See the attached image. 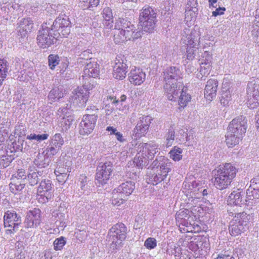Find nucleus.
<instances>
[{
    "label": "nucleus",
    "mask_w": 259,
    "mask_h": 259,
    "mask_svg": "<svg viewBox=\"0 0 259 259\" xmlns=\"http://www.w3.org/2000/svg\"><path fill=\"white\" fill-rule=\"evenodd\" d=\"M171 163L164 156H158L148 168L146 180L148 184L156 185L163 181L171 170Z\"/></svg>",
    "instance_id": "nucleus-1"
},
{
    "label": "nucleus",
    "mask_w": 259,
    "mask_h": 259,
    "mask_svg": "<svg viewBox=\"0 0 259 259\" xmlns=\"http://www.w3.org/2000/svg\"><path fill=\"white\" fill-rule=\"evenodd\" d=\"M163 77L165 84L164 91L169 100H176L178 98L177 90L179 85H182L178 80L182 78L181 69L176 66H169L163 71Z\"/></svg>",
    "instance_id": "nucleus-2"
},
{
    "label": "nucleus",
    "mask_w": 259,
    "mask_h": 259,
    "mask_svg": "<svg viewBox=\"0 0 259 259\" xmlns=\"http://www.w3.org/2000/svg\"><path fill=\"white\" fill-rule=\"evenodd\" d=\"M236 172V168L230 163H226L223 167L213 170L214 186L221 190L227 188L235 177Z\"/></svg>",
    "instance_id": "nucleus-3"
},
{
    "label": "nucleus",
    "mask_w": 259,
    "mask_h": 259,
    "mask_svg": "<svg viewBox=\"0 0 259 259\" xmlns=\"http://www.w3.org/2000/svg\"><path fill=\"white\" fill-rule=\"evenodd\" d=\"M156 10L149 6H144L139 14V23L142 26V34L143 32L151 33L154 32L157 22Z\"/></svg>",
    "instance_id": "nucleus-4"
},
{
    "label": "nucleus",
    "mask_w": 259,
    "mask_h": 259,
    "mask_svg": "<svg viewBox=\"0 0 259 259\" xmlns=\"http://www.w3.org/2000/svg\"><path fill=\"white\" fill-rule=\"evenodd\" d=\"M250 219V215L244 211L235 213L230 222L229 229L230 234L237 236L245 232L248 228Z\"/></svg>",
    "instance_id": "nucleus-5"
},
{
    "label": "nucleus",
    "mask_w": 259,
    "mask_h": 259,
    "mask_svg": "<svg viewBox=\"0 0 259 259\" xmlns=\"http://www.w3.org/2000/svg\"><path fill=\"white\" fill-rule=\"evenodd\" d=\"M127 228L123 223H117L109 230L108 233L109 242L110 248L119 249L122 246V242L126 237Z\"/></svg>",
    "instance_id": "nucleus-6"
},
{
    "label": "nucleus",
    "mask_w": 259,
    "mask_h": 259,
    "mask_svg": "<svg viewBox=\"0 0 259 259\" xmlns=\"http://www.w3.org/2000/svg\"><path fill=\"white\" fill-rule=\"evenodd\" d=\"M57 31L53 32L51 27L47 23H43L37 32V43L41 48H48L58 39V35Z\"/></svg>",
    "instance_id": "nucleus-7"
},
{
    "label": "nucleus",
    "mask_w": 259,
    "mask_h": 259,
    "mask_svg": "<svg viewBox=\"0 0 259 259\" xmlns=\"http://www.w3.org/2000/svg\"><path fill=\"white\" fill-rule=\"evenodd\" d=\"M93 88L94 84L90 82H83L81 87H78L72 92L71 98L73 102L79 107H84L90 96V91Z\"/></svg>",
    "instance_id": "nucleus-8"
},
{
    "label": "nucleus",
    "mask_w": 259,
    "mask_h": 259,
    "mask_svg": "<svg viewBox=\"0 0 259 259\" xmlns=\"http://www.w3.org/2000/svg\"><path fill=\"white\" fill-rule=\"evenodd\" d=\"M113 170V163L110 161L100 162L98 165L96 174V183L104 185L107 183Z\"/></svg>",
    "instance_id": "nucleus-9"
},
{
    "label": "nucleus",
    "mask_w": 259,
    "mask_h": 259,
    "mask_svg": "<svg viewBox=\"0 0 259 259\" xmlns=\"http://www.w3.org/2000/svg\"><path fill=\"white\" fill-rule=\"evenodd\" d=\"M22 223L21 216L13 210H7L4 216L5 228L11 227L6 230L7 234H14L19 230V226Z\"/></svg>",
    "instance_id": "nucleus-10"
},
{
    "label": "nucleus",
    "mask_w": 259,
    "mask_h": 259,
    "mask_svg": "<svg viewBox=\"0 0 259 259\" xmlns=\"http://www.w3.org/2000/svg\"><path fill=\"white\" fill-rule=\"evenodd\" d=\"M131 66V62L127 57L124 55H118L115 60L113 67V75L117 79H123L126 76L128 67Z\"/></svg>",
    "instance_id": "nucleus-11"
},
{
    "label": "nucleus",
    "mask_w": 259,
    "mask_h": 259,
    "mask_svg": "<svg viewBox=\"0 0 259 259\" xmlns=\"http://www.w3.org/2000/svg\"><path fill=\"white\" fill-rule=\"evenodd\" d=\"M70 21L66 16H59L54 21L50 27L53 32H58V37L59 36L66 37L70 32Z\"/></svg>",
    "instance_id": "nucleus-12"
},
{
    "label": "nucleus",
    "mask_w": 259,
    "mask_h": 259,
    "mask_svg": "<svg viewBox=\"0 0 259 259\" xmlns=\"http://www.w3.org/2000/svg\"><path fill=\"white\" fill-rule=\"evenodd\" d=\"M97 118L98 115L95 114L83 115L79 124L80 134L83 136L90 134L95 127Z\"/></svg>",
    "instance_id": "nucleus-13"
},
{
    "label": "nucleus",
    "mask_w": 259,
    "mask_h": 259,
    "mask_svg": "<svg viewBox=\"0 0 259 259\" xmlns=\"http://www.w3.org/2000/svg\"><path fill=\"white\" fill-rule=\"evenodd\" d=\"M41 222V211L35 208L27 212L24 224L26 228H36L40 225Z\"/></svg>",
    "instance_id": "nucleus-14"
},
{
    "label": "nucleus",
    "mask_w": 259,
    "mask_h": 259,
    "mask_svg": "<svg viewBox=\"0 0 259 259\" xmlns=\"http://www.w3.org/2000/svg\"><path fill=\"white\" fill-rule=\"evenodd\" d=\"M53 184L50 180L45 179L40 183L37 189L38 196L40 197L39 199H42L43 203L48 202L51 199L53 196Z\"/></svg>",
    "instance_id": "nucleus-15"
},
{
    "label": "nucleus",
    "mask_w": 259,
    "mask_h": 259,
    "mask_svg": "<svg viewBox=\"0 0 259 259\" xmlns=\"http://www.w3.org/2000/svg\"><path fill=\"white\" fill-rule=\"evenodd\" d=\"M100 69L99 65L95 60H91L89 63H87L84 67L83 73L82 75V82H90L91 80H89L92 78H96L99 75Z\"/></svg>",
    "instance_id": "nucleus-16"
},
{
    "label": "nucleus",
    "mask_w": 259,
    "mask_h": 259,
    "mask_svg": "<svg viewBox=\"0 0 259 259\" xmlns=\"http://www.w3.org/2000/svg\"><path fill=\"white\" fill-rule=\"evenodd\" d=\"M114 34V41L117 44H121L127 40H135L142 36L141 31H137L135 33H131L130 31H125L115 29Z\"/></svg>",
    "instance_id": "nucleus-17"
},
{
    "label": "nucleus",
    "mask_w": 259,
    "mask_h": 259,
    "mask_svg": "<svg viewBox=\"0 0 259 259\" xmlns=\"http://www.w3.org/2000/svg\"><path fill=\"white\" fill-rule=\"evenodd\" d=\"M247 120L243 116H239L232 120L228 127L231 131L235 132L242 136L246 132Z\"/></svg>",
    "instance_id": "nucleus-18"
},
{
    "label": "nucleus",
    "mask_w": 259,
    "mask_h": 259,
    "mask_svg": "<svg viewBox=\"0 0 259 259\" xmlns=\"http://www.w3.org/2000/svg\"><path fill=\"white\" fill-rule=\"evenodd\" d=\"M139 152L144 154L150 160H152L158 152V145L154 141L143 143L139 146Z\"/></svg>",
    "instance_id": "nucleus-19"
},
{
    "label": "nucleus",
    "mask_w": 259,
    "mask_h": 259,
    "mask_svg": "<svg viewBox=\"0 0 259 259\" xmlns=\"http://www.w3.org/2000/svg\"><path fill=\"white\" fill-rule=\"evenodd\" d=\"M152 118L149 116H142L140 117L139 120L134 128L133 132L138 137H142L146 134L149 130L150 124Z\"/></svg>",
    "instance_id": "nucleus-20"
},
{
    "label": "nucleus",
    "mask_w": 259,
    "mask_h": 259,
    "mask_svg": "<svg viewBox=\"0 0 259 259\" xmlns=\"http://www.w3.org/2000/svg\"><path fill=\"white\" fill-rule=\"evenodd\" d=\"M128 75L130 81L135 85L142 84L145 81L146 76L142 69L136 67L131 70Z\"/></svg>",
    "instance_id": "nucleus-21"
},
{
    "label": "nucleus",
    "mask_w": 259,
    "mask_h": 259,
    "mask_svg": "<svg viewBox=\"0 0 259 259\" xmlns=\"http://www.w3.org/2000/svg\"><path fill=\"white\" fill-rule=\"evenodd\" d=\"M33 27V21L30 18H22L18 23V32L21 37H24L31 32Z\"/></svg>",
    "instance_id": "nucleus-22"
},
{
    "label": "nucleus",
    "mask_w": 259,
    "mask_h": 259,
    "mask_svg": "<svg viewBox=\"0 0 259 259\" xmlns=\"http://www.w3.org/2000/svg\"><path fill=\"white\" fill-rule=\"evenodd\" d=\"M218 87L217 80L210 79L207 81L204 90V96L207 100L212 101L215 97Z\"/></svg>",
    "instance_id": "nucleus-23"
},
{
    "label": "nucleus",
    "mask_w": 259,
    "mask_h": 259,
    "mask_svg": "<svg viewBox=\"0 0 259 259\" xmlns=\"http://www.w3.org/2000/svg\"><path fill=\"white\" fill-rule=\"evenodd\" d=\"M245 193L243 191L238 189L233 191L229 195L228 202L230 204L240 206L243 204L245 199H244Z\"/></svg>",
    "instance_id": "nucleus-24"
},
{
    "label": "nucleus",
    "mask_w": 259,
    "mask_h": 259,
    "mask_svg": "<svg viewBox=\"0 0 259 259\" xmlns=\"http://www.w3.org/2000/svg\"><path fill=\"white\" fill-rule=\"evenodd\" d=\"M13 150H0V168L7 167L14 159Z\"/></svg>",
    "instance_id": "nucleus-25"
},
{
    "label": "nucleus",
    "mask_w": 259,
    "mask_h": 259,
    "mask_svg": "<svg viewBox=\"0 0 259 259\" xmlns=\"http://www.w3.org/2000/svg\"><path fill=\"white\" fill-rule=\"evenodd\" d=\"M199 32L195 30H192L189 34H186L183 37V42L187 45L199 46Z\"/></svg>",
    "instance_id": "nucleus-26"
},
{
    "label": "nucleus",
    "mask_w": 259,
    "mask_h": 259,
    "mask_svg": "<svg viewBox=\"0 0 259 259\" xmlns=\"http://www.w3.org/2000/svg\"><path fill=\"white\" fill-rule=\"evenodd\" d=\"M51 161V157L45 154V151H43L42 153H38L33 162L38 168H42L47 167Z\"/></svg>",
    "instance_id": "nucleus-27"
},
{
    "label": "nucleus",
    "mask_w": 259,
    "mask_h": 259,
    "mask_svg": "<svg viewBox=\"0 0 259 259\" xmlns=\"http://www.w3.org/2000/svg\"><path fill=\"white\" fill-rule=\"evenodd\" d=\"M26 183L24 180H19L16 178H12L9 184L10 190L14 194H20L23 192Z\"/></svg>",
    "instance_id": "nucleus-28"
},
{
    "label": "nucleus",
    "mask_w": 259,
    "mask_h": 259,
    "mask_svg": "<svg viewBox=\"0 0 259 259\" xmlns=\"http://www.w3.org/2000/svg\"><path fill=\"white\" fill-rule=\"evenodd\" d=\"M127 27L130 29L128 31H130L131 33H135L137 31H138V29H136L135 25L133 24L131 22L126 19L119 18L116 21L115 29L123 30Z\"/></svg>",
    "instance_id": "nucleus-29"
},
{
    "label": "nucleus",
    "mask_w": 259,
    "mask_h": 259,
    "mask_svg": "<svg viewBox=\"0 0 259 259\" xmlns=\"http://www.w3.org/2000/svg\"><path fill=\"white\" fill-rule=\"evenodd\" d=\"M242 136L237 134L235 132L231 131L229 128H227V132L226 135V142L229 147H232L239 144V141L241 139Z\"/></svg>",
    "instance_id": "nucleus-30"
},
{
    "label": "nucleus",
    "mask_w": 259,
    "mask_h": 259,
    "mask_svg": "<svg viewBox=\"0 0 259 259\" xmlns=\"http://www.w3.org/2000/svg\"><path fill=\"white\" fill-rule=\"evenodd\" d=\"M117 191H119L127 198L134 191L135 189V183L134 181H126L122 183L117 188Z\"/></svg>",
    "instance_id": "nucleus-31"
},
{
    "label": "nucleus",
    "mask_w": 259,
    "mask_h": 259,
    "mask_svg": "<svg viewBox=\"0 0 259 259\" xmlns=\"http://www.w3.org/2000/svg\"><path fill=\"white\" fill-rule=\"evenodd\" d=\"M231 100V92L230 91V84L228 82L223 81L222 83V94L220 102L224 106L227 105Z\"/></svg>",
    "instance_id": "nucleus-32"
},
{
    "label": "nucleus",
    "mask_w": 259,
    "mask_h": 259,
    "mask_svg": "<svg viewBox=\"0 0 259 259\" xmlns=\"http://www.w3.org/2000/svg\"><path fill=\"white\" fill-rule=\"evenodd\" d=\"M182 85H179L177 90L178 92V98L176 100H172V101H177L179 99V105L181 107L184 108L186 106L187 103L190 101L191 96L187 94L186 92L183 91Z\"/></svg>",
    "instance_id": "nucleus-33"
},
{
    "label": "nucleus",
    "mask_w": 259,
    "mask_h": 259,
    "mask_svg": "<svg viewBox=\"0 0 259 259\" xmlns=\"http://www.w3.org/2000/svg\"><path fill=\"white\" fill-rule=\"evenodd\" d=\"M104 18L103 24L107 29H111L113 26V17L111 9L109 7L105 8L102 12Z\"/></svg>",
    "instance_id": "nucleus-34"
},
{
    "label": "nucleus",
    "mask_w": 259,
    "mask_h": 259,
    "mask_svg": "<svg viewBox=\"0 0 259 259\" xmlns=\"http://www.w3.org/2000/svg\"><path fill=\"white\" fill-rule=\"evenodd\" d=\"M208 244L206 242H202V241H200L196 243L193 241H191L188 243L187 248L189 250L194 252L195 254H193V256L195 258H197L198 257L199 254V248H201V250H202L203 248L205 247H206V248L207 247V246H206Z\"/></svg>",
    "instance_id": "nucleus-35"
},
{
    "label": "nucleus",
    "mask_w": 259,
    "mask_h": 259,
    "mask_svg": "<svg viewBox=\"0 0 259 259\" xmlns=\"http://www.w3.org/2000/svg\"><path fill=\"white\" fill-rule=\"evenodd\" d=\"M112 196L111 199L112 204L114 206H120L126 200L127 198L117 189H114L112 193Z\"/></svg>",
    "instance_id": "nucleus-36"
},
{
    "label": "nucleus",
    "mask_w": 259,
    "mask_h": 259,
    "mask_svg": "<svg viewBox=\"0 0 259 259\" xmlns=\"http://www.w3.org/2000/svg\"><path fill=\"white\" fill-rule=\"evenodd\" d=\"M259 199V187L250 186L246 190V201L252 200L255 202L256 200Z\"/></svg>",
    "instance_id": "nucleus-37"
},
{
    "label": "nucleus",
    "mask_w": 259,
    "mask_h": 259,
    "mask_svg": "<svg viewBox=\"0 0 259 259\" xmlns=\"http://www.w3.org/2000/svg\"><path fill=\"white\" fill-rule=\"evenodd\" d=\"M63 90L62 87L53 88L49 94L48 98L49 100L52 102H55L63 98L64 96Z\"/></svg>",
    "instance_id": "nucleus-38"
},
{
    "label": "nucleus",
    "mask_w": 259,
    "mask_h": 259,
    "mask_svg": "<svg viewBox=\"0 0 259 259\" xmlns=\"http://www.w3.org/2000/svg\"><path fill=\"white\" fill-rule=\"evenodd\" d=\"M78 182H79L80 188L83 192H87L88 193L90 190L91 185L92 184V182L89 178L85 175H80L78 178Z\"/></svg>",
    "instance_id": "nucleus-39"
},
{
    "label": "nucleus",
    "mask_w": 259,
    "mask_h": 259,
    "mask_svg": "<svg viewBox=\"0 0 259 259\" xmlns=\"http://www.w3.org/2000/svg\"><path fill=\"white\" fill-rule=\"evenodd\" d=\"M79 7L83 10L96 7L99 4V0H78Z\"/></svg>",
    "instance_id": "nucleus-40"
},
{
    "label": "nucleus",
    "mask_w": 259,
    "mask_h": 259,
    "mask_svg": "<svg viewBox=\"0 0 259 259\" xmlns=\"http://www.w3.org/2000/svg\"><path fill=\"white\" fill-rule=\"evenodd\" d=\"M149 160L147 157L142 153L141 155L137 156L135 157L134 163H135L136 166L140 168H143L144 167L148 165L149 164Z\"/></svg>",
    "instance_id": "nucleus-41"
},
{
    "label": "nucleus",
    "mask_w": 259,
    "mask_h": 259,
    "mask_svg": "<svg viewBox=\"0 0 259 259\" xmlns=\"http://www.w3.org/2000/svg\"><path fill=\"white\" fill-rule=\"evenodd\" d=\"M247 92L249 97L259 98V84L250 82L248 84Z\"/></svg>",
    "instance_id": "nucleus-42"
},
{
    "label": "nucleus",
    "mask_w": 259,
    "mask_h": 259,
    "mask_svg": "<svg viewBox=\"0 0 259 259\" xmlns=\"http://www.w3.org/2000/svg\"><path fill=\"white\" fill-rule=\"evenodd\" d=\"M175 137V130L173 127L171 126L169 128L165 137L166 138V146L167 147H170L172 145Z\"/></svg>",
    "instance_id": "nucleus-43"
},
{
    "label": "nucleus",
    "mask_w": 259,
    "mask_h": 259,
    "mask_svg": "<svg viewBox=\"0 0 259 259\" xmlns=\"http://www.w3.org/2000/svg\"><path fill=\"white\" fill-rule=\"evenodd\" d=\"M198 49V46L187 45L186 55L187 59L189 60H192L194 59Z\"/></svg>",
    "instance_id": "nucleus-44"
},
{
    "label": "nucleus",
    "mask_w": 259,
    "mask_h": 259,
    "mask_svg": "<svg viewBox=\"0 0 259 259\" xmlns=\"http://www.w3.org/2000/svg\"><path fill=\"white\" fill-rule=\"evenodd\" d=\"M182 150L177 146H175L169 152L170 157L175 161H179L182 158L181 155Z\"/></svg>",
    "instance_id": "nucleus-45"
},
{
    "label": "nucleus",
    "mask_w": 259,
    "mask_h": 259,
    "mask_svg": "<svg viewBox=\"0 0 259 259\" xmlns=\"http://www.w3.org/2000/svg\"><path fill=\"white\" fill-rule=\"evenodd\" d=\"M64 140L61 134H56L52 138L50 144H52V146L58 147L59 148L61 149Z\"/></svg>",
    "instance_id": "nucleus-46"
},
{
    "label": "nucleus",
    "mask_w": 259,
    "mask_h": 259,
    "mask_svg": "<svg viewBox=\"0 0 259 259\" xmlns=\"http://www.w3.org/2000/svg\"><path fill=\"white\" fill-rule=\"evenodd\" d=\"M9 69V64L7 60L0 59V76L6 78Z\"/></svg>",
    "instance_id": "nucleus-47"
},
{
    "label": "nucleus",
    "mask_w": 259,
    "mask_h": 259,
    "mask_svg": "<svg viewBox=\"0 0 259 259\" xmlns=\"http://www.w3.org/2000/svg\"><path fill=\"white\" fill-rule=\"evenodd\" d=\"M167 253L169 255L174 254L176 257H180L181 258L182 249L180 246L171 245L166 250Z\"/></svg>",
    "instance_id": "nucleus-48"
},
{
    "label": "nucleus",
    "mask_w": 259,
    "mask_h": 259,
    "mask_svg": "<svg viewBox=\"0 0 259 259\" xmlns=\"http://www.w3.org/2000/svg\"><path fill=\"white\" fill-rule=\"evenodd\" d=\"M60 58L58 55L50 54L48 57L49 66L50 69L53 70L59 64Z\"/></svg>",
    "instance_id": "nucleus-49"
},
{
    "label": "nucleus",
    "mask_w": 259,
    "mask_h": 259,
    "mask_svg": "<svg viewBox=\"0 0 259 259\" xmlns=\"http://www.w3.org/2000/svg\"><path fill=\"white\" fill-rule=\"evenodd\" d=\"M198 4L197 0H188L186 6V12L192 11L194 14L198 12Z\"/></svg>",
    "instance_id": "nucleus-50"
},
{
    "label": "nucleus",
    "mask_w": 259,
    "mask_h": 259,
    "mask_svg": "<svg viewBox=\"0 0 259 259\" xmlns=\"http://www.w3.org/2000/svg\"><path fill=\"white\" fill-rule=\"evenodd\" d=\"M66 243V240L64 237L57 238L54 241V248L55 250H61Z\"/></svg>",
    "instance_id": "nucleus-51"
},
{
    "label": "nucleus",
    "mask_w": 259,
    "mask_h": 259,
    "mask_svg": "<svg viewBox=\"0 0 259 259\" xmlns=\"http://www.w3.org/2000/svg\"><path fill=\"white\" fill-rule=\"evenodd\" d=\"M30 171H32V170H31ZM27 178L29 183L31 186H34L36 185L40 180V179L39 178V176H38L37 174H36V173L34 172L33 171L32 172H30L27 175Z\"/></svg>",
    "instance_id": "nucleus-52"
},
{
    "label": "nucleus",
    "mask_w": 259,
    "mask_h": 259,
    "mask_svg": "<svg viewBox=\"0 0 259 259\" xmlns=\"http://www.w3.org/2000/svg\"><path fill=\"white\" fill-rule=\"evenodd\" d=\"M49 135L47 134H43L41 135H36L35 134H31L27 136V139L32 140H34L40 142L41 141L46 140L48 138Z\"/></svg>",
    "instance_id": "nucleus-53"
},
{
    "label": "nucleus",
    "mask_w": 259,
    "mask_h": 259,
    "mask_svg": "<svg viewBox=\"0 0 259 259\" xmlns=\"http://www.w3.org/2000/svg\"><path fill=\"white\" fill-rule=\"evenodd\" d=\"M247 105L248 107L251 109L256 108L259 105V98L248 96Z\"/></svg>",
    "instance_id": "nucleus-54"
},
{
    "label": "nucleus",
    "mask_w": 259,
    "mask_h": 259,
    "mask_svg": "<svg viewBox=\"0 0 259 259\" xmlns=\"http://www.w3.org/2000/svg\"><path fill=\"white\" fill-rule=\"evenodd\" d=\"M60 149L58 147L52 146V144H50L49 146L44 151H45V154L51 157V156H53L54 155H56L60 150Z\"/></svg>",
    "instance_id": "nucleus-55"
},
{
    "label": "nucleus",
    "mask_w": 259,
    "mask_h": 259,
    "mask_svg": "<svg viewBox=\"0 0 259 259\" xmlns=\"http://www.w3.org/2000/svg\"><path fill=\"white\" fill-rule=\"evenodd\" d=\"M156 245L157 241L154 238L149 237L144 242V246L148 249H153Z\"/></svg>",
    "instance_id": "nucleus-56"
},
{
    "label": "nucleus",
    "mask_w": 259,
    "mask_h": 259,
    "mask_svg": "<svg viewBox=\"0 0 259 259\" xmlns=\"http://www.w3.org/2000/svg\"><path fill=\"white\" fill-rule=\"evenodd\" d=\"M26 177L27 175L25 170L20 169H18L17 172L13 176L12 178H16L19 180H24L26 183Z\"/></svg>",
    "instance_id": "nucleus-57"
},
{
    "label": "nucleus",
    "mask_w": 259,
    "mask_h": 259,
    "mask_svg": "<svg viewBox=\"0 0 259 259\" xmlns=\"http://www.w3.org/2000/svg\"><path fill=\"white\" fill-rule=\"evenodd\" d=\"M176 137V140H178L180 142H184L185 139L187 138V134L183 129H180L178 131ZM186 140L187 141V140Z\"/></svg>",
    "instance_id": "nucleus-58"
},
{
    "label": "nucleus",
    "mask_w": 259,
    "mask_h": 259,
    "mask_svg": "<svg viewBox=\"0 0 259 259\" xmlns=\"http://www.w3.org/2000/svg\"><path fill=\"white\" fill-rule=\"evenodd\" d=\"M73 120V118L71 116H67V118H65L64 117H63L61 122L62 124H64L65 129L67 130L70 127Z\"/></svg>",
    "instance_id": "nucleus-59"
},
{
    "label": "nucleus",
    "mask_w": 259,
    "mask_h": 259,
    "mask_svg": "<svg viewBox=\"0 0 259 259\" xmlns=\"http://www.w3.org/2000/svg\"><path fill=\"white\" fill-rule=\"evenodd\" d=\"M252 34L254 42L259 46V28L257 29L254 28L252 31Z\"/></svg>",
    "instance_id": "nucleus-60"
},
{
    "label": "nucleus",
    "mask_w": 259,
    "mask_h": 259,
    "mask_svg": "<svg viewBox=\"0 0 259 259\" xmlns=\"http://www.w3.org/2000/svg\"><path fill=\"white\" fill-rule=\"evenodd\" d=\"M190 211L188 209H185L182 210V211L179 212V213H177V218L181 219H186V218L188 217V215H190L189 213Z\"/></svg>",
    "instance_id": "nucleus-61"
},
{
    "label": "nucleus",
    "mask_w": 259,
    "mask_h": 259,
    "mask_svg": "<svg viewBox=\"0 0 259 259\" xmlns=\"http://www.w3.org/2000/svg\"><path fill=\"white\" fill-rule=\"evenodd\" d=\"M225 10V8L221 7L220 6H219V8L217 7L215 11L212 12V16L216 17L219 15H221L224 13V11Z\"/></svg>",
    "instance_id": "nucleus-62"
},
{
    "label": "nucleus",
    "mask_w": 259,
    "mask_h": 259,
    "mask_svg": "<svg viewBox=\"0 0 259 259\" xmlns=\"http://www.w3.org/2000/svg\"><path fill=\"white\" fill-rule=\"evenodd\" d=\"M91 53L90 52L89 50L85 49L83 52L78 55L80 56L82 59L88 60V59H91L92 58L90 56Z\"/></svg>",
    "instance_id": "nucleus-63"
},
{
    "label": "nucleus",
    "mask_w": 259,
    "mask_h": 259,
    "mask_svg": "<svg viewBox=\"0 0 259 259\" xmlns=\"http://www.w3.org/2000/svg\"><path fill=\"white\" fill-rule=\"evenodd\" d=\"M82 44L83 43H81V44H78L74 49V53L77 54L78 55L79 54H80L82 52H83L85 49H86V47L82 45Z\"/></svg>",
    "instance_id": "nucleus-64"
}]
</instances>
